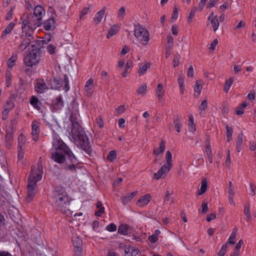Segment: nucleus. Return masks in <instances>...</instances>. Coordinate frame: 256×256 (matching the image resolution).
Returning <instances> with one entry per match:
<instances>
[{
    "label": "nucleus",
    "instance_id": "obj_54",
    "mask_svg": "<svg viewBox=\"0 0 256 256\" xmlns=\"http://www.w3.org/2000/svg\"><path fill=\"white\" fill-rule=\"evenodd\" d=\"M208 107V102L206 100L202 101L200 105L199 106L198 108L201 110H205Z\"/></svg>",
    "mask_w": 256,
    "mask_h": 256
},
{
    "label": "nucleus",
    "instance_id": "obj_3",
    "mask_svg": "<svg viewBox=\"0 0 256 256\" xmlns=\"http://www.w3.org/2000/svg\"><path fill=\"white\" fill-rule=\"evenodd\" d=\"M54 196L57 210L62 213H66L68 210H69L70 201L65 189L60 186H56L54 192Z\"/></svg>",
    "mask_w": 256,
    "mask_h": 256
},
{
    "label": "nucleus",
    "instance_id": "obj_19",
    "mask_svg": "<svg viewBox=\"0 0 256 256\" xmlns=\"http://www.w3.org/2000/svg\"><path fill=\"white\" fill-rule=\"evenodd\" d=\"M139 253V250L133 246H128L125 248L126 256H138Z\"/></svg>",
    "mask_w": 256,
    "mask_h": 256
},
{
    "label": "nucleus",
    "instance_id": "obj_61",
    "mask_svg": "<svg viewBox=\"0 0 256 256\" xmlns=\"http://www.w3.org/2000/svg\"><path fill=\"white\" fill-rule=\"evenodd\" d=\"M202 213L206 214L208 210V207L207 203L203 202L202 204Z\"/></svg>",
    "mask_w": 256,
    "mask_h": 256
},
{
    "label": "nucleus",
    "instance_id": "obj_28",
    "mask_svg": "<svg viewBox=\"0 0 256 256\" xmlns=\"http://www.w3.org/2000/svg\"><path fill=\"white\" fill-rule=\"evenodd\" d=\"M106 8V7H104L102 9L98 12L95 16L94 19V21L97 22V23H99L102 20V19L104 14Z\"/></svg>",
    "mask_w": 256,
    "mask_h": 256
},
{
    "label": "nucleus",
    "instance_id": "obj_30",
    "mask_svg": "<svg viewBox=\"0 0 256 256\" xmlns=\"http://www.w3.org/2000/svg\"><path fill=\"white\" fill-rule=\"evenodd\" d=\"M206 152L208 156V159L209 162L212 164L213 162V156L212 154V150L211 149V146L210 144H208L206 146Z\"/></svg>",
    "mask_w": 256,
    "mask_h": 256
},
{
    "label": "nucleus",
    "instance_id": "obj_29",
    "mask_svg": "<svg viewBox=\"0 0 256 256\" xmlns=\"http://www.w3.org/2000/svg\"><path fill=\"white\" fill-rule=\"evenodd\" d=\"M208 182L206 179L202 180L201 182V186L198 190V195L200 196L204 194L207 190Z\"/></svg>",
    "mask_w": 256,
    "mask_h": 256
},
{
    "label": "nucleus",
    "instance_id": "obj_4",
    "mask_svg": "<svg viewBox=\"0 0 256 256\" xmlns=\"http://www.w3.org/2000/svg\"><path fill=\"white\" fill-rule=\"evenodd\" d=\"M45 14L44 8L40 6H37L34 9L33 14H24V18H28L30 20L34 21L38 26H41L42 24V16Z\"/></svg>",
    "mask_w": 256,
    "mask_h": 256
},
{
    "label": "nucleus",
    "instance_id": "obj_52",
    "mask_svg": "<svg viewBox=\"0 0 256 256\" xmlns=\"http://www.w3.org/2000/svg\"><path fill=\"white\" fill-rule=\"evenodd\" d=\"M231 163L230 154V150H228L226 152V166L228 168H230Z\"/></svg>",
    "mask_w": 256,
    "mask_h": 256
},
{
    "label": "nucleus",
    "instance_id": "obj_63",
    "mask_svg": "<svg viewBox=\"0 0 256 256\" xmlns=\"http://www.w3.org/2000/svg\"><path fill=\"white\" fill-rule=\"evenodd\" d=\"M244 212L246 216L248 219L250 218V206H246L244 210Z\"/></svg>",
    "mask_w": 256,
    "mask_h": 256
},
{
    "label": "nucleus",
    "instance_id": "obj_32",
    "mask_svg": "<svg viewBox=\"0 0 256 256\" xmlns=\"http://www.w3.org/2000/svg\"><path fill=\"white\" fill-rule=\"evenodd\" d=\"M164 150L165 142L163 140H162L160 144V146L158 148L155 149L154 150V154L156 156H158L160 154L163 153Z\"/></svg>",
    "mask_w": 256,
    "mask_h": 256
},
{
    "label": "nucleus",
    "instance_id": "obj_17",
    "mask_svg": "<svg viewBox=\"0 0 256 256\" xmlns=\"http://www.w3.org/2000/svg\"><path fill=\"white\" fill-rule=\"evenodd\" d=\"M50 85L52 89H59L62 86V80L60 77H53L51 79Z\"/></svg>",
    "mask_w": 256,
    "mask_h": 256
},
{
    "label": "nucleus",
    "instance_id": "obj_51",
    "mask_svg": "<svg viewBox=\"0 0 256 256\" xmlns=\"http://www.w3.org/2000/svg\"><path fill=\"white\" fill-rule=\"evenodd\" d=\"M64 89L65 90L66 92H67L70 89L69 86V80H68V78L66 74L64 75Z\"/></svg>",
    "mask_w": 256,
    "mask_h": 256
},
{
    "label": "nucleus",
    "instance_id": "obj_8",
    "mask_svg": "<svg viewBox=\"0 0 256 256\" xmlns=\"http://www.w3.org/2000/svg\"><path fill=\"white\" fill-rule=\"evenodd\" d=\"M42 162L39 160L38 163L37 168H36L34 166H32L28 181L35 182L36 184V183L42 179Z\"/></svg>",
    "mask_w": 256,
    "mask_h": 256
},
{
    "label": "nucleus",
    "instance_id": "obj_24",
    "mask_svg": "<svg viewBox=\"0 0 256 256\" xmlns=\"http://www.w3.org/2000/svg\"><path fill=\"white\" fill-rule=\"evenodd\" d=\"M16 124V120H14L11 121V122H10V126H6V132H7V134L6 135V138H8L10 139L11 138L12 136L11 132L13 128L16 129V126H15Z\"/></svg>",
    "mask_w": 256,
    "mask_h": 256
},
{
    "label": "nucleus",
    "instance_id": "obj_35",
    "mask_svg": "<svg viewBox=\"0 0 256 256\" xmlns=\"http://www.w3.org/2000/svg\"><path fill=\"white\" fill-rule=\"evenodd\" d=\"M236 232H237V228H234L232 231V232L230 236L228 238V242H226V244H235V242L234 240L236 236Z\"/></svg>",
    "mask_w": 256,
    "mask_h": 256
},
{
    "label": "nucleus",
    "instance_id": "obj_37",
    "mask_svg": "<svg viewBox=\"0 0 256 256\" xmlns=\"http://www.w3.org/2000/svg\"><path fill=\"white\" fill-rule=\"evenodd\" d=\"M174 124L175 130L177 132H180L182 124L180 122V118L178 116L174 119Z\"/></svg>",
    "mask_w": 256,
    "mask_h": 256
},
{
    "label": "nucleus",
    "instance_id": "obj_59",
    "mask_svg": "<svg viewBox=\"0 0 256 256\" xmlns=\"http://www.w3.org/2000/svg\"><path fill=\"white\" fill-rule=\"evenodd\" d=\"M206 1L207 0H200L198 4V8L200 11L202 10L206 5Z\"/></svg>",
    "mask_w": 256,
    "mask_h": 256
},
{
    "label": "nucleus",
    "instance_id": "obj_18",
    "mask_svg": "<svg viewBox=\"0 0 256 256\" xmlns=\"http://www.w3.org/2000/svg\"><path fill=\"white\" fill-rule=\"evenodd\" d=\"M94 80L92 78H90L85 84L84 90L86 95L90 96L92 94L93 88Z\"/></svg>",
    "mask_w": 256,
    "mask_h": 256
},
{
    "label": "nucleus",
    "instance_id": "obj_9",
    "mask_svg": "<svg viewBox=\"0 0 256 256\" xmlns=\"http://www.w3.org/2000/svg\"><path fill=\"white\" fill-rule=\"evenodd\" d=\"M134 32V36L140 41L148 42L150 40L148 32L141 25H136Z\"/></svg>",
    "mask_w": 256,
    "mask_h": 256
},
{
    "label": "nucleus",
    "instance_id": "obj_23",
    "mask_svg": "<svg viewBox=\"0 0 256 256\" xmlns=\"http://www.w3.org/2000/svg\"><path fill=\"white\" fill-rule=\"evenodd\" d=\"M150 64L148 62L142 63L140 64L138 71V74L142 76L146 73L148 69L150 68Z\"/></svg>",
    "mask_w": 256,
    "mask_h": 256
},
{
    "label": "nucleus",
    "instance_id": "obj_50",
    "mask_svg": "<svg viewBox=\"0 0 256 256\" xmlns=\"http://www.w3.org/2000/svg\"><path fill=\"white\" fill-rule=\"evenodd\" d=\"M243 244V240H240L236 246L234 253H236L238 254L239 255L240 249Z\"/></svg>",
    "mask_w": 256,
    "mask_h": 256
},
{
    "label": "nucleus",
    "instance_id": "obj_33",
    "mask_svg": "<svg viewBox=\"0 0 256 256\" xmlns=\"http://www.w3.org/2000/svg\"><path fill=\"white\" fill-rule=\"evenodd\" d=\"M242 134H240L237 139L236 140V150L238 152H240L242 147Z\"/></svg>",
    "mask_w": 256,
    "mask_h": 256
},
{
    "label": "nucleus",
    "instance_id": "obj_2",
    "mask_svg": "<svg viewBox=\"0 0 256 256\" xmlns=\"http://www.w3.org/2000/svg\"><path fill=\"white\" fill-rule=\"evenodd\" d=\"M71 132L74 142L80 146L89 156H91L92 150L88 139L81 126L80 124H75L72 126Z\"/></svg>",
    "mask_w": 256,
    "mask_h": 256
},
{
    "label": "nucleus",
    "instance_id": "obj_31",
    "mask_svg": "<svg viewBox=\"0 0 256 256\" xmlns=\"http://www.w3.org/2000/svg\"><path fill=\"white\" fill-rule=\"evenodd\" d=\"M202 86H201V81L200 80H196V84L194 86V92L196 94H194L196 97L198 96L201 92Z\"/></svg>",
    "mask_w": 256,
    "mask_h": 256
},
{
    "label": "nucleus",
    "instance_id": "obj_12",
    "mask_svg": "<svg viewBox=\"0 0 256 256\" xmlns=\"http://www.w3.org/2000/svg\"><path fill=\"white\" fill-rule=\"evenodd\" d=\"M72 240L74 248L75 256H82V240L78 237H74L72 238Z\"/></svg>",
    "mask_w": 256,
    "mask_h": 256
},
{
    "label": "nucleus",
    "instance_id": "obj_60",
    "mask_svg": "<svg viewBox=\"0 0 256 256\" xmlns=\"http://www.w3.org/2000/svg\"><path fill=\"white\" fill-rule=\"evenodd\" d=\"M148 240L150 242L154 244L157 242L158 237H157L154 234H152V235L148 236Z\"/></svg>",
    "mask_w": 256,
    "mask_h": 256
},
{
    "label": "nucleus",
    "instance_id": "obj_62",
    "mask_svg": "<svg viewBox=\"0 0 256 256\" xmlns=\"http://www.w3.org/2000/svg\"><path fill=\"white\" fill-rule=\"evenodd\" d=\"M24 149L19 148L18 150V157L19 160H22L24 156Z\"/></svg>",
    "mask_w": 256,
    "mask_h": 256
},
{
    "label": "nucleus",
    "instance_id": "obj_49",
    "mask_svg": "<svg viewBox=\"0 0 256 256\" xmlns=\"http://www.w3.org/2000/svg\"><path fill=\"white\" fill-rule=\"evenodd\" d=\"M166 162L168 165L172 166V155L171 152L168 150L166 152Z\"/></svg>",
    "mask_w": 256,
    "mask_h": 256
},
{
    "label": "nucleus",
    "instance_id": "obj_46",
    "mask_svg": "<svg viewBox=\"0 0 256 256\" xmlns=\"http://www.w3.org/2000/svg\"><path fill=\"white\" fill-rule=\"evenodd\" d=\"M147 86L146 84H142L137 90L139 94H144L146 92Z\"/></svg>",
    "mask_w": 256,
    "mask_h": 256
},
{
    "label": "nucleus",
    "instance_id": "obj_40",
    "mask_svg": "<svg viewBox=\"0 0 256 256\" xmlns=\"http://www.w3.org/2000/svg\"><path fill=\"white\" fill-rule=\"evenodd\" d=\"M78 118V117L77 114L74 112L71 113L70 120L72 124V126H74L75 124H80L77 120Z\"/></svg>",
    "mask_w": 256,
    "mask_h": 256
},
{
    "label": "nucleus",
    "instance_id": "obj_6",
    "mask_svg": "<svg viewBox=\"0 0 256 256\" xmlns=\"http://www.w3.org/2000/svg\"><path fill=\"white\" fill-rule=\"evenodd\" d=\"M22 24V32L21 35L33 36L34 30L36 27L39 26L34 21L30 20L28 18H24L22 16L20 18Z\"/></svg>",
    "mask_w": 256,
    "mask_h": 256
},
{
    "label": "nucleus",
    "instance_id": "obj_22",
    "mask_svg": "<svg viewBox=\"0 0 256 256\" xmlns=\"http://www.w3.org/2000/svg\"><path fill=\"white\" fill-rule=\"evenodd\" d=\"M156 94L158 98L159 101H162L163 99V96L164 94V90L162 84H158L156 90Z\"/></svg>",
    "mask_w": 256,
    "mask_h": 256
},
{
    "label": "nucleus",
    "instance_id": "obj_5",
    "mask_svg": "<svg viewBox=\"0 0 256 256\" xmlns=\"http://www.w3.org/2000/svg\"><path fill=\"white\" fill-rule=\"evenodd\" d=\"M20 38L21 42L18 47V50L20 52L25 50L30 44H31L32 48H36V46H40V44L44 42V40H35L34 36L21 35Z\"/></svg>",
    "mask_w": 256,
    "mask_h": 256
},
{
    "label": "nucleus",
    "instance_id": "obj_44",
    "mask_svg": "<svg viewBox=\"0 0 256 256\" xmlns=\"http://www.w3.org/2000/svg\"><path fill=\"white\" fill-rule=\"evenodd\" d=\"M188 124L190 128V131L194 132L196 130L195 124L194 122V118L192 115L190 116L188 119Z\"/></svg>",
    "mask_w": 256,
    "mask_h": 256
},
{
    "label": "nucleus",
    "instance_id": "obj_55",
    "mask_svg": "<svg viewBox=\"0 0 256 256\" xmlns=\"http://www.w3.org/2000/svg\"><path fill=\"white\" fill-rule=\"evenodd\" d=\"M126 10L124 7H121L118 12V16L120 18L122 19L125 15Z\"/></svg>",
    "mask_w": 256,
    "mask_h": 256
},
{
    "label": "nucleus",
    "instance_id": "obj_25",
    "mask_svg": "<svg viewBox=\"0 0 256 256\" xmlns=\"http://www.w3.org/2000/svg\"><path fill=\"white\" fill-rule=\"evenodd\" d=\"M12 105L8 103L4 106L2 113V118L3 120H6L8 118V113L12 108Z\"/></svg>",
    "mask_w": 256,
    "mask_h": 256
},
{
    "label": "nucleus",
    "instance_id": "obj_27",
    "mask_svg": "<svg viewBox=\"0 0 256 256\" xmlns=\"http://www.w3.org/2000/svg\"><path fill=\"white\" fill-rule=\"evenodd\" d=\"M118 30H119V27L118 26H116V24L112 26L110 28L108 32V34L106 35V38H110V37H112V36L116 34L118 31Z\"/></svg>",
    "mask_w": 256,
    "mask_h": 256
},
{
    "label": "nucleus",
    "instance_id": "obj_39",
    "mask_svg": "<svg viewBox=\"0 0 256 256\" xmlns=\"http://www.w3.org/2000/svg\"><path fill=\"white\" fill-rule=\"evenodd\" d=\"M233 133V129L231 126H228V125H226V134L227 138V141L229 142L230 140H232Z\"/></svg>",
    "mask_w": 256,
    "mask_h": 256
},
{
    "label": "nucleus",
    "instance_id": "obj_7",
    "mask_svg": "<svg viewBox=\"0 0 256 256\" xmlns=\"http://www.w3.org/2000/svg\"><path fill=\"white\" fill-rule=\"evenodd\" d=\"M40 48L36 47L32 49L31 52L24 57V62L26 66L32 67L40 60Z\"/></svg>",
    "mask_w": 256,
    "mask_h": 256
},
{
    "label": "nucleus",
    "instance_id": "obj_1",
    "mask_svg": "<svg viewBox=\"0 0 256 256\" xmlns=\"http://www.w3.org/2000/svg\"><path fill=\"white\" fill-rule=\"evenodd\" d=\"M52 148L54 151L51 152V158L56 162L64 164V169L66 171L76 173L78 168V160L69 147L58 136L53 138Z\"/></svg>",
    "mask_w": 256,
    "mask_h": 256
},
{
    "label": "nucleus",
    "instance_id": "obj_15",
    "mask_svg": "<svg viewBox=\"0 0 256 256\" xmlns=\"http://www.w3.org/2000/svg\"><path fill=\"white\" fill-rule=\"evenodd\" d=\"M48 87L43 80H37L35 84V90L38 93L42 94Z\"/></svg>",
    "mask_w": 256,
    "mask_h": 256
},
{
    "label": "nucleus",
    "instance_id": "obj_42",
    "mask_svg": "<svg viewBox=\"0 0 256 256\" xmlns=\"http://www.w3.org/2000/svg\"><path fill=\"white\" fill-rule=\"evenodd\" d=\"M128 225H119L118 232L122 234L126 235L128 234Z\"/></svg>",
    "mask_w": 256,
    "mask_h": 256
},
{
    "label": "nucleus",
    "instance_id": "obj_36",
    "mask_svg": "<svg viewBox=\"0 0 256 256\" xmlns=\"http://www.w3.org/2000/svg\"><path fill=\"white\" fill-rule=\"evenodd\" d=\"M26 142V138L24 136L20 134L18 137V148L24 149V146Z\"/></svg>",
    "mask_w": 256,
    "mask_h": 256
},
{
    "label": "nucleus",
    "instance_id": "obj_21",
    "mask_svg": "<svg viewBox=\"0 0 256 256\" xmlns=\"http://www.w3.org/2000/svg\"><path fill=\"white\" fill-rule=\"evenodd\" d=\"M150 200L151 196L148 194H146L140 198L137 201V204H140L141 206H146L150 202Z\"/></svg>",
    "mask_w": 256,
    "mask_h": 256
},
{
    "label": "nucleus",
    "instance_id": "obj_64",
    "mask_svg": "<svg viewBox=\"0 0 256 256\" xmlns=\"http://www.w3.org/2000/svg\"><path fill=\"white\" fill-rule=\"evenodd\" d=\"M218 2V0H210L206 6V8H210L212 7H214Z\"/></svg>",
    "mask_w": 256,
    "mask_h": 256
},
{
    "label": "nucleus",
    "instance_id": "obj_10",
    "mask_svg": "<svg viewBox=\"0 0 256 256\" xmlns=\"http://www.w3.org/2000/svg\"><path fill=\"white\" fill-rule=\"evenodd\" d=\"M30 103L35 109L42 114V117L45 116L46 108L42 106V102L36 96H32L30 98Z\"/></svg>",
    "mask_w": 256,
    "mask_h": 256
},
{
    "label": "nucleus",
    "instance_id": "obj_58",
    "mask_svg": "<svg viewBox=\"0 0 256 256\" xmlns=\"http://www.w3.org/2000/svg\"><path fill=\"white\" fill-rule=\"evenodd\" d=\"M178 18V8H174L173 10L172 14V20L174 21L176 20Z\"/></svg>",
    "mask_w": 256,
    "mask_h": 256
},
{
    "label": "nucleus",
    "instance_id": "obj_56",
    "mask_svg": "<svg viewBox=\"0 0 256 256\" xmlns=\"http://www.w3.org/2000/svg\"><path fill=\"white\" fill-rule=\"evenodd\" d=\"M56 49V46H53L52 44H49L47 46V50L51 54H52L55 53Z\"/></svg>",
    "mask_w": 256,
    "mask_h": 256
},
{
    "label": "nucleus",
    "instance_id": "obj_38",
    "mask_svg": "<svg viewBox=\"0 0 256 256\" xmlns=\"http://www.w3.org/2000/svg\"><path fill=\"white\" fill-rule=\"evenodd\" d=\"M234 81V78H230L229 79L226 80L224 86V90L225 91L226 93L228 92V90H230L233 82Z\"/></svg>",
    "mask_w": 256,
    "mask_h": 256
},
{
    "label": "nucleus",
    "instance_id": "obj_20",
    "mask_svg": "<svg viewBox=\"0 0 256 256\" xmlns=\"http://www.w3.org/2000/svg\"><path fill=\"white\" fill-rule=\"evenodd\" d=\"M52 102L54 108L56 110H60L64 106V102L60 96L56 97L52 100Z\"/></svg>",
    "mask_w": 256,
    "mask_h": 256
},
{
    "label": "nucleus",
    "instance_id": "obj_41",
    "mask_svg": "<svg viewBox=\"0 0 256 256\" xmlns=\"http://www.w3.org/2000/svg\"><path fill=\"white\" fill-rule=\"evenodd\" d=\"M211 24L214 32L216 30L219 26V22L217 16H214L211 20Z\"/></svg>",
    "mask_w": 256,
    "mask_h": 256
},
{
    "label": "nucleus",
    "instance_id": "obj_45",
    "mask_svg": "<svg viewBox=\"0 0 256 256\" xmlns=\"http://www.w3.org/2000/svg\"><path fill=\"white\" fill-rule=\"evenodd\" d=\"M196 7H194L192 8V9L189 14V16H188V18L187 20L188 22V24H190V22H192V19L194 16L196 12Z\"/></svg>",
    "mask_w": 256,
    "mask_h": 256
},
{
    "label": "nucleus",
    "instance_id": "obj_13",
    "mask_svg": "<svg viewBox=\"0 0 256 256\" xmlns=\"http://www.w3.org/2000/svg\"><path fill=\"white\" fill-rule=\"evenodd\" d=\"M172 168V165L170 166L167 164H164L161 167V168L158 170L157 172L154 174L153 178L158 180L163 174L168 173Z\"/></svg>",
    "mask_w": 256,
    "mask_h": 256
},
{
    "label": "nucleus",
    "instance_id": "obj_43",
    "mask_svg": "<svg viewBox=\"0 0 256 256\" xmlns=\"http://www.w3.org/2000/svg\"><path fill=\"white\" fill-rule=\"evenodd\" d=\"M178 82L180 86V92L182 94H184V78L182 76H179L178 80Z\"/></svg>",
    "mask_w": 256,
    "mask_h": 256
},
{
    "label": "nucleus",
    "instance_id": "obj_48",
    "mask_svg": "<svg viewBox=\"0 0 256 256\" xmlns=\"http://www.w3.org/2000/svg\"><path fill=\"white\" fill-rule=\"evenodd\" d=\"M116 158V153L114 150H111L107 156V159L110 161H113Z\"/></svg>",
    "mask_w": 256,
    "mask_h": 256
},
{
    "label": "nucleus",
    "instance_id": "obj_26",
    "mask_svg": "<svg viewBox=\"0 0 256 256\" xmlns=\"http://www.w3.org/2000/svg\"><path fill=\"white\" fill-rule=\"evenodd\" d=\"M136 191L132 193L127 194L126 196H124L122 198V202L123 204L128 203L129 201L132 200L137 194Z\"/></svg>",
    "mask_w": 256,
    "mask_h": 256
},
{
    "label": "nucleus",
    "instance_id": "obj_57",
    "mask_svg": "<svg viewBox=\"0 0 256 256\" xmlns=\"http://www.w3.org/2000/svg\"><path fill=\"white\" fill-rule=\"evenodd\" d=\"M132 62H128L125 66V71L122 72V76L123 77H126V73L128 72V70L132 66Z\"/></svg>",
    "mask_w": 256,
    "mask_h": 256
},
{
    "label": "nucleus",
    "instance_id": "obj_47",
    "mask_svg": "<svg viewBox=\"0 0 256 256\" xmlns=\"http://www.w3.org/2000/svg\"><path fill=\"white\" fill-rule=\"evenodd\" d=\"M227 244H223L220 248V250L218 251V256H224L226 253L227 251Z\"/></svg>",
    "mask_w": 256,
    "mask_h": 256
},
{
    "label": "nucleus",
    "instance_id": "obj_53",
    "mask_svg": "<svg viewBox=\"0 0 256 256\" xmlns=\"http://www.w3.org/2000/svg\"><path fill=\"white\" fill-rule=\"evenodd\" d=\"M180 56L179 54H176L174 56L173 60V66L174 68L176 67L179 64V60Z\"/></svg>",
    "mask_w": 256,
    "mask_h": 256
},
{
    "label": "nucleus",
    "instance_id": "obj_11",
    "mask_svg": "<svg viewBox=\"0 0 256 256\" xmlns=\"http://www.w3.org/2000/svg\"><path fill=\"white\" fill-rule=\"evenodd\" d=\"M36 186L37 184L35 183V182H28V184H27V198L26 200L28 202H30L34 197V196L35 194L36 193Z\"/></svg>",
    "mask_w": 256,
    "mask_h": 256
},
{
    "label": "nucleus",
    "instance_id": "obj_16",
    "mask_svg": "<svg viewBox=\"0 0 256 256\" xmlns=\"http://www.w3.org/2000/svg\"><path fill=\"white\" fill-rule=\"evenodd\" d=\"M56 22L54 18H50L43 22V27L46 30H52L56 28Z\"/></svg>",
    "mask_w": 256,
    "mask_h": 256
},
{
    "label": "nucleus",
    "instance_id": "obj_14",
    "mask_svg": "<svg viewBox=\"0 0 256 256\" xmlns=\"http://www.w3.org/2000/svg\"><path fill=\"white\" fill-rule=\"evenodd\" d=\"M32 138L34 141L36 142L38 139V135L40 132L39 128V122L36 120L32 122Z\"/></svg>",
    "mask_w": 256,
    "mask_h": 256
},
{
    "label": "nucleus",
    "instance_id": "obj_34",
    "mask_svg": "<svg viewBox=\"0 0 256 256\" xmlns=\"http://www.w3.org/2000/svg\"><path fill=\"white\" fill-rule=\"evenodd\" d=\"M15 24L11 22L6 28V29L2 32V37L3 38L8 34L10 33L14 26Z\"/></svg>",
    "mask_w": 256,
    "mask_h": 256
}]
</instances>
